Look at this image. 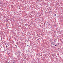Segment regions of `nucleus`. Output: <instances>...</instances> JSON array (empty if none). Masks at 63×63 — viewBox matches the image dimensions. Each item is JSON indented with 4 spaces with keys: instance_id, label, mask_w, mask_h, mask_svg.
Segmentation results:
<instances>
[{
    "instance_id": "f257e3e1",
    "label": "nucleus",
    "mask_w": 63,
    "mask_h": 63,
    "mask_svg": "<svg viewBox=\"0 0 63 63\" xmlns=\"http://www.w3.org/2000/svg\"><path fill=\"white\" fill-rule=\"evenodd\" d=\"M58 45H59V44L57 43L55 44V46H58Z\"/></svg>"
},
{
    "instance_id": "f03ea898",
    "label": "nucleus",
    "mask_w": 63,
    "mask_h": 63,
    "mask_svg": "<svg viewBox=\"0 0 63 63\" xmlns=\"http://www.w3.org/2000/svg\"><path fill=\"white\" fill-rule=\"evenodd\" d=\"M54 43H56V41H54Z\"/></svg>"
},
{
    "instance_id": "7ed1b4c3",
    "label": "nucleus",
    "mask_w": 63,
    "mask_h": 63,
    "mask_svg": "<svg viewBox=\"0 0 63 63\" xmlns=\"http://www.w3.org/2000/svg\"><path fill=\"white\" fill-rule=\"evenodd\" d=\"M52 43H54V42H52Z\"/></svg>"
},
{
    "instance_id": "20e7f679",
    "label": "nucleus",
    "mask_w": 63,
    "mask_h": 63,
    "mask_svg": "<svg viewBox=\"0 0 63 63\" xmlns=\"http://www.w3.org/2000/svg\"><path fill=\"white\" fill-rule=\"evenodd\" d=\"M8 63H9V62H8Z\"/></svg>"
},
{
    "instance_id": "39448f33",
    "label": "nucleus",
    "mask_w": 63,
    "mask_h": 63,
    "mask_svg": "<svg viewBox=\"0 0 63 63\" xmlns=\"http://www.w3.org/2000/svg\"><path fill=\"white\" fill-rule=\"evenodd\" d=\"M53 45H54L53 44Z\"/></svg>"
}]
</instances>
